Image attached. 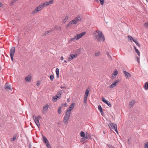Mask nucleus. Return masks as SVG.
Returning <instances> with one entry per match:
<instances>
[{
  "mask_svg": "<svg viewBox=\"0 0 148 148\" xmlns=\"http://www.w3.org/2000/svg\"><path fill=\"white\" fill-rule=\"evenodd\" d=\"M57 29V27L55 26V27L52 28L51 30L46 32L45 33H44L42 34V36H45L46 35L48 34L51 32L53 31L55 29Z\"/></svg>",
  "mask_w": 148,
  "mask_h": 148,
  "instance_id": "obj_15",
  "label": "nucleus"
},
{
  "mask_svg": "<svg viewBox=\"0 0 148 148\" xmlns=\"http://www.w3.org/2000/svg\"><path fill=\"white\" fill-rule=\"evenodd\" d=\"M82 18V16H80L78 15L76 17H75L73 20V21H75V24H76L77 23L80 21Z\"/></svg>",
  "mask_w": 148,
  "mask_h": 148,
  "instance_id": "obj_8",
  "label": "nucleus"
},
{
  "mask_svg": "<svg viewBox=\"0 0 148 148\" xmlns=\"http://www.w3.org/2000/svg\"><path fill=\"white\" fill-rule=\"evenodd\" d=\"M89 93V91L87 89L86 91L85 92V93L87 94L88 95Z\"/></svg>",
  "mask_w": 148,
  "mask_h": 148,
  "instance_id": "obj_45",
  "label": "nucleus"
},
{
  "mask_svg": "<svg viewBox=\"0 0 148 148\" xmlns=\"http://www.w3.org/2000/svg\"><path fill=\"white\" fill-rule=\"evenodd\" d=\"M106 53H107L108 56L109 57V58L110 59H111V58H112L111 57V56L109 55V53L108 52H107Z\"/></svg>",
  "mask_w": 148,
  "mask_h": 148,
  "instance_id": "obj_40",
  "label": "nucleus"
},
{
  "mask_svg": "<svg viewBox=\"0 0 148 148\" xmlns=\"http://www.w3.org/2000/svg\"><path fill=\"white\" fill-rule=\"evenodd\" d=\"M144 88L146 90H148V82H146L144 86Z\"/></svg>",
  "mask_w": 148,
  "mask_h": 148,
  "instance_id": "obj_21",
  "label": "nucleus"
},
{
  "mask_svg": "<svg viewBox=\"0 0 148 148\" xmlns=\"http://www.w3.org/2000/svg\"><path fill=\"white\" fill-rule=\"evenodd\" d=\"M64 62L65 63H66L67 62L66 61V60H64Z\"/></svg>",
  "mask_w": 148,
  "mask_h": 148,
  "instance_id": "obj_62",
  "label": "nucleus"
},
{
  "mask_svg": "<svg viewBox=\"0 0 148 148\" xmlns=\"http://www.w3.org/2000/svg\"><path fill=\"white\" fill-rule=\"evenodd\" d=\"M127 37L128 38H129L130 40H133V39H134L132 38V37L130 36H127Z\"/></svg>",
  "mask_w": 148,
  "mask_h": 148,
  "instance_id": "obj_39",
  "label": "nucleus"
},
{
  "mask_svg": "<svg viewBox=\"0 0 148 148\" xmlns=\"http://www.w3.org/2000/svg\"><path fill=\"white\" fill-rule=\"evenodd\" d=\"M88 94H86L85 93V95H84V98H87L88 96Z\"/></svg>",
  "mask_w": 148,
  "mask_h": 148,
  "instance_id": "obj_47",
  "label": "nucleus"
},
{
  "mask_svg": "<svg viewBox=\"0 0 148 148\" xmlns=\"http://www.w3.org/2000/svg\"><path fill=\"white\" fill-rule=\"evenodd\" d=\"M118 73V72L117 71H115L113 73V75L114 76L116 75Z\"/></svg>",
  "mask_w": 148,
  "mask_h": 148,
  "instance_id": "obj_36",
  "label": "nucleus"
},
{
  "mask_svg": "<svg viewBox=\"0 0 148 148\" xmlns=\"http://www.w3.org/2000/svg\"><path fill=\"white\" fill-rule=\"evenodd\" d=\"M75 21H73V20L70 21L68 24L66 25V28L68 29H70V27H72L73 24H75Z\"/></svg>",
  "mask_w": 148,
  "mask_h": 148,
  "instance_id": "obj_7",
  "label": "nucleus"
},
{
  "mask_svg": "<svg viewBox=\"0 0 148 148\" xmlns=\"http://www.w3.org/2000/svg\"><path fill=\"white\" fill-rule=\"evenodd\" d=\"M119 82V79L114 81L113 83L109 87L111 88H114L116 85V84Z\"/></svg>",
  "mask_w": 148,
  "mask_h": 148,
  "instance_id": "obj_11",
  "label": "nucleus"
},
{
  "mask_svg": "<svg viewBox=\"0 0 148 148\" xmlns=\"http://www.w3.org/2000/svg\"><path fill=\"white\" fill-rule=\"evenodd\" d=\"M63 106H64L65 107H66L67 106V103H62L61 106L60 107L61 108H62Z\"/></svg>",
  "mask_w": 148,
  "mask_h": 148,
  "instance_id": "obj_30",
  "label": "nucleus"
},
{
  "mask_svg": "<svg viewBox=\"0 0 148 148\" xmlns=\"http://www.w3.org/2000/svg\"><path fill=\"white\" fill-rule=\"evenodd\" d=\"M100 55V52H99L97 53H96L95 54V56H98Z\"/></svg>",
  "mask_w": 148,
  "mask_h": 148,
  "instance_id": "obj_38",
  "label": "nucleus"
},
{
  "mask_svg": "<svg viewBox=\"0 0 148 148\" xmlns=\"http://www.w3.org/2000/svg\"><path fill=\"white\" fill-rule=\"evenodd\" d=\"M109 128L111 129H114L116 131L117 134L118 133V131L117 130V126L116 124L114 123H111L108 125Z\"/></svg>",
  "mask_w": 148,
  "mask_h": 148,
  "instance_id": "obj_4",
  "label": "nucleus"
},
{
  "mask_svg": "<svg viewBox=\"0 0 148 148\" xmlns=\"http://www.w3.org/2000/svg\"><path fill=\"white\" fill-rule=\"evenodd\" d=\"M96 32L93 34L94 38L100 42L104 41L105 40V37L102 32L97 30Z\"/></svg>",
  "mask_w": 148,
  "mask_h": 148,
  "instance_id": "obj_1",
  "label": "nucleus"
},
{
  "mask_svg": "<svg viewBox=\"0 0 148 148\" xmlns=\"http://www.w3.org/2000/svg\"><path fill=\"white\" fill-rule=\"evenodd\" d=\"M17 135L16 134H14V135L13 138L11 139V140L12 141H14L16 139Z\"/></svg>",
  "mask_w": 148,
  "mask_h": 148,
  "instance_id": "obj_23",
  "label": "nucleus"
},
{
  "mask_svg": "<svg viewBox=\"0 0 148 148\" xmlns=\"http://www.w3.org/2000/svg\"><path fill=\"white\" fill-rule=\"evenodd\" d=\"M134 49L135 50V51H136L137 50H138V49L136 48V47L135 46H134Z\"/></svg>",
  "mask_w": 148,
  "mask_h": 148,
  "instance_id": "obj_54",
  "label": "nucleus"
},
{
  "mask_svg": "<svg viewBox=\"0 0 148 148\" xmlns=\"http://www.w3.org/2000/svg\"><path fill=\"white\" fill-rule=\"evenodd\" d=\"M58 29H59L60 30H61V27L60 26L59 27V28H58Z\"/></svg>",
  "mask_w": 148,
  "mask_h": 148,
  "instance_id": "obj_61",
  "label": "nucleus"
},
{
  "mask_svg": "<svg viewBox=\"0 0 148 148\" xmlns=\"http://www.w3.org/2000/svg\"><path fill=\"white\" fill-rule=\"evenodd\" d=\"M55 97H56L57 99H60V97H59V96H58L57 95L55 96Z\"/></svg>",
  "mask_w": 148,
  "mask_h": 148,
  "instance_id": "obj_50",
  "label": "nucleus"
},
{
  "mask_svg": "<svg viewBox=\"0 0 148 148\" xmlns=\"http://www.w3.org/2000/svg\"><path fill=\"white\" fill-rule=\"evenodd\" d=\"M145 26H147L148 27V21L145 23Z\"/></svg>",
  "mask_w": 148,
  "mask_h": 148,
  "instance_id": "obj_51",
  "label": "nucleus"
},
{
  "mask_svg": "<svg viewBox=\"0 0 148 148\" xmlns=\"http://www.w3.org/2000/svg\"><path fill=\"white\" fill-rule=\"evenodd\" d=\"M18 0H12L11 1V3L12 4H13V3H14V2H16V1H17Z\"/></svg>",
  "mask_w": 148,
  "mask_h": 148,
  "instance_id": "obj_46",
  "label": "nucleus"
},
{
  "mask_svg": "<svg viewBox=\"0 0 148 148\" xmlns=\"http://www.w3.org/2000/svg\"><path fill=\"white\" fill-rule=\"evenodd\" d=\"M36 118H37L38 119H40L41 118V117L40 116H36Z\"/></svg>",
  "mask_w": 148,
  "mask_h": 148,
  "instance_id": "obj_49",
  "label": "nucleus"
},
{
  "mask_svg": "<svg viewBox=\"0 0 148 148\" xmlns=\"http://www.w3.org/2000/svg\"><path fill=\"white\" fill-rule=\"evenodd\" d=\"M146 1L148 2V0H146Z\"/></svg>",
  "mask_w": 148,
  "mask_h": 148,
  "instance_id": "obj_63",
  "label": "nucleus"
},
{
  "mask_svg": "<svg viewBox=\"0 0 148 148\" xmlns=\"http://www.w3.org/2000/svg\"><path fill=\"white\" fill-rule=\"evenodd\" d=\"M133 41L139 47H140V44L139 43H138V41H137V40H134V39H133Z\"/></svg>",
  "mask_w": 148,
  "mask_h": 148,
  "instance_id": "obj_22",
  "label": "nucleus"
},
{
  "mask_svg": "<svg viewBox=\"0 0 148 148\" xmlns=\"http://www.w3.org/2000/svg\"><path fill=\"white\" fill-rule=\"evenodd\" d=\"M98 109L100 111L102 112V111H103V110L102 107L100 105L98 106Z\"/></svg>",
  "mask_w": 148,
  "mask_h": 148,
  "instance_id": "obj_31",
  "label": "nucleus"
},
{
  "mask_svg": "<svg viewBox=\"0 0 148 148\" xmlns=\"http://www.w3.org/2000/svg\"><path fill=\"white\" fill-rule=\"evenodd\" d=\"M87 98H84V103H87Z\"/></svg>",
  "mask_w": 148,
  "mask_h": 148,
  "instance_id": "obj_37",
  "label": "nucleus"
},
{
  "mask_svg": "<svg viewBox=\"0 0 148 148\" xmlns=\"http://www.w3.org/2000/svg\"><path fill=\"white\" fill-rule=\"evenodd\" d=\"M43 141L46 145L47 147L48 148H51V146L47 138L43 136Z\"/></svg>",
  "mask_w": 148,
  "mask_h": 148,
  "instance_id": "obj_6",
  "label": "nucleus"
},
{
  "mask_svg": "<svg viewBox=\"0 0 148 148\" xmlns=\"http://www.w3.org/2000/svg\"><path fill=\"white\" fill-rule=\"evenodd\" d=\"M10 55V56L12 60V61H13V56L14 55H12V54L11 55Z\"/></svg>",
  "mask_w": 148,
  "mask_h": 148,
  "instance_id": "obj_43",
  "label": "nucleus"
},
{
  "mask_svg": "<svg viewBox=\"0 0 148 148\" xmlns=\"http://www.w3.org/2000/svg\"><path fill=\"white\" fill-rule=\"evenodd\" d=\"M145 148H148V142L145 143Z\"/></svg>",
  "mask_w": 148,
  "mask_h": 148,
  "instance_id": "obj_35",
  "label": "nucleus"
},
{
  "mask_svg": "<svg viewBox=\"0 0 148 148\" xmlns=\"http://www.w3.org/2000/svg\"><path fill=\"white\" fill-rule=\"evenodd\" d=\"M68 18H69L68 16H65V17L64 18V19L66 20H67L68 19Z\"/></svg>",
  "mask_w": 148,
  "mask_h": 148,
  "instance_id": "obj_52",
  "label": "nucleus"
},
{
  "mask_svg": "<svg viewBox=\"0 0 148 148\" xmlns=\"http://www.w3.org/2000/svg\"><path fill=\"white\" fill-rule=\"evenodd\" d=\"M75 105L74 103H72L68 109L66 110V112L71 114V111L74 108Z\"/></svg>",
  "mask_w": 148,
  "mask_h": 148,
  "instance_id": "obj_5",
  "label": "nucleus"
},
{
  "mask_svg": "<svg viewBox=\"0 0 148 148\" xmlns=\"http://www.w3.org/2000/svg\"><path fill=\"white\" fill-rule=\"evenodd\" d=\"M77 56V54L70 55L69 57L68 61H71L72 59H73L74 58H76Z\"/></svg>",
  "mask_w": 148,
  "mask_h": 148,
  "instance_id": "obj_16",
  "label": "nucleus"
},
{
  "mask_svg": "<svg viewBox=\"0 0 148 148\" xmlns=\"http://www.w3.org/2000/svg\"><path fill=\"white\" fill-rule=\"evenodd\" d=\"M53 101L54 102H56L58 99L56 97H55V96L53 97Z\"/></svg>",
  "mask_w": 148,
  "mask_h": 148,
  "instance_id": "obj_34",
  "label": "nucleus"
},
{
  "mask_svg": "<svg viewBox=\"0 0 148 148\" xmlns=\"http://www.w3.org/2000/svg\"><path fill=\"white\" fill-rule=\"evenodd\" d=\"M33 119L36 125L38 127H39L40 126V124L38 119L37 118H36V116L35 115L33 116Z\"/></svg>",
  "mask_w": 148,
  "mask_h": 148,
  "instance_id": "obj_9",
  "label": "nucleus"
},
{
  "mask_svg": "<svg viewBox=\"0 0 148 148\" xmlns=\"http://www.w3.org/2000/svg\"><path fill=\"white\" fill-rule=\"evenodd\" d=\"M49 106L48 104H46L43 107V112L45 111H47L48 109Z\"/></svg>",
  "mask_w": 148,
  "mask_h": 148,
  "instance_id": "obj_19",
  "label": "nucleus"
},
{
  "mask_svg": "<svg viewBox=\"0 0 148 148\" xmlns=\"http://www.w3.org/2000/svg\"><path fill=\"white\" fill-rule=\"evenodd\" d=\"M4 88L6 90L9 89L12 90L11 85L8 83H5L4 86Z\"/></svg>",
  "mask_w": 148,
  "mask_h": 148,
  "instance_id": "obj_17",
  "label": "nucleus"
},
{
  "mask_svg": "<svg viewBox=\"0 0 148 148\" xmlns=\"http://www.w3.org/2000/svg\"><path fill=\"white\" fill-rule=\"evenodd\" d=\"M135 52H136V53H137V55L138 56H140V53L138 50H137Z\"/></svg>",
  "mask_w": 148,
  "mask_h": 148,
  "instance_id": "obj_41",
  "label": "nucleus"
},
{
  "mask_svg": "<svg viewBox=\"0 0 148 148\" xmlns=\"http://www.w3.org/2000/svg\"><path fill=\"white\" fill-rule=\"evenodd\" d=\"M70 99H69V98H68V99H67V102H70Z\"/></svg>",
  "mask_w": 148,
  "mask_h": 148,
  "instance_id": "obj_57",
  "label": "nucleus"
},
{
  "mask_svg": "<svg viewBox=\"0 0 148 148\" xmlns=\"http://www.w3.org/2000/svg\"><path fill=\"white\" fill-rule=\"evenodd\" d=\"M136 58L137 60V61L138 63H140V60H139V58L137 57V56H136Z\"/></svg>",
  "mask_w": 148,
  "mask_h": 148,
  "instance_id": "obj_42",
  "label": "nucleus"
},
{
  "mask_svg": "<svg viewBox=\"0 0 148 148\" xmlns=\"http://www.w3.org/2000/svg\"><path fill=\"white\" fill-rule=\"evenodd\" d=\"M102 101L105 103L107 104L109 107H111L112 106L111 103L107 101L105 99L104 97H102Z\"/></svg>",
  "mask_w": 148,
  "mask_h": 148,
  "instance_id": "obj_10",
  "label": "nucleus"
},
{
  "mask_svg": "<svg viewBox=\"0 0 148 148\" xmlns=\"http://www.w3.org/2000/svg\"><path fill=\"white\" fill-rule=\"evenodd\" d=\"M66 21V20L64 19L63 20V22L64 23H65Z\"/></svg>",
  "mask_w": 148,
  "mask_h": 148,
  "instance_id": "obj_59",
  "label": "nucleus"
},
{
  "mask_svg": "<svg viewBox=\"0 0 148 148\" xmlns=\"http://www.w3.org/2000/svg\"><path fill=\"white\" fill-rule=\"evenodd\" d=\"M61 108L60 106L58 108V112L59 114H60L62 112Z\"/></svg>",
  "mask_w": 148,
  "mask_h": 148,
  "instance_id": "obj_27",
  "label": "nucleus"
},
{
  "mask_svg": "<svg viewBox=\"0 0 148 148\" xmlns=\"http://www.w3.org/2000/svg\"><path fill=\"white\" fill-rule=\"evenodd\" d=\"M135 103V101L134 100H132L131 102L130 103V106H133Z\"/></svg>",
  "mask_w": 148,
  "mask_h": 148,
  "instance_id": "obj_28",
  "label": "nucleus"
},
{
  "mask_svg": "<svg viewBox=\"0 0 148 148\" xmlns=\"http://www.w3.org/2000/svg\"><path fill=\"white\" fill-rule=\"evenodd\" d=\"M25 80H26V81H27L28 82H30V77L29 76H27L25 77Z\"/></svg>",
  "mask_w": 148,
  "mask_h": 148,
  "instance_id": "obj_24",
  "label": "nucleus"
},
{
  "mask_svg": "<svg viewBox=\"0 0 148 148\" xmlns=\"http://www.w3.org/2000/svg\"><path fill=\"white\" fill-rule=\"evenodd\" d=\"M56 74L57 77L58 78L59 76V71L58 68H56Z\"/></svg>",
  "mask_w": 148,
  "mask_h": 148,
  "instance_id": "obj_20",
  "label": "nucleus"
},
{
  "mask_svg": "<svg viewBox=\"0 0 148 148\" xmlns=\"http://www.w3.org/2000/svg\"><path fill=\"white\" fill-rule=\"evenodd\" d=\"M134 49L135 50V51H136L137 50H138V49L136 48V47L135 46H134Z\"/></svg>",
  "mask_w": 148,
  "mask_h": 148,
  "instance_id": "obj_55",
  "label": "nucleus"
},
{
  "mask_svg": "<svg viewBox=\"0 0 148 148\" xmlns=\"http://www.w3.org/2000/svg\"><path fill=\"white\" fill-rule=\"evenodd\" d=\"M40 10H34L32 12V14H34L37 13Z\"/></svg>",
  "mask_w": 148,
  "mask_h": 148,
  "instance_id": "obj_32",
  "label": "nucleus"
},
{
  "mask_svg": "<svg viewBox=\"0 0 148 148\" xmlns=\"http://www.w3.org/2000/svg\"><path fill=\"white\" fill-rule=\"evenodd\" d=\"M75 40H77V39L76 36H75L73 38H71L70 39V40L72 41H74Z\"/></svg>",
  "mask_w": 148,
  "mask_h": 148,
  "instance_id": "obj_33",
  "label": "nucleus"
},
{
  "mask_svg": "<svg viewBox=\"0 0 148 148\" xmlns=\"http://www.w3.org/2000/svg\"><path fill=\"white\" fill-rule=\"evenodd\" d=\"M123 72L125 75L127 79H128L129 78L131 77V75L130 73L127 72L125 71H123Z\"/></svg>",
  "mask_w": 148,
  "mask_h": 148,
  "instance_id": "obj_14",
  "label": "nucleus"
},
{
  "mask_svg": "<svg viewBox=\"0 0 148 148\" xmlns=\"http://www.w3.org/2000/svg\"><path fill=\"white\" fill-rule=\"evenodd\" d=\"M108 147H109V148H115L113 146H112L111 145H110L108 146Z\"/></svg>",
  "mask_w": 148,
  "mask_h": 148,
  "instance_id": "obj_48",
  "label": "nucleus"
},
{
  "mask_svg": "<svg viewBox=\"0 0 148 148\" xmlns=\"http://www.w3.org/2000/svg\"><path fill=\"white\" fill-rule=\"evenodd\" d=\"M60 59L61 60H63V58L62 56H61L60 58Z\"/></svg>",
  "mask_w": 148,
  "mask_h": 148,
  "instance_id": "obj_58",
  "label": "nucleus"
},
{
  "mask_svg": "<svg viewBox=\"0 0 148 148\" xmlns=\"http://www.w3.org/2000/svg\"><path fill=\"white\" fill-rule=\"evenodd\" d=\"M3 6V4L0 2V7H2Z\"/></svg>",
  "mask_w": 148,
  "mask_h": 148,
  "instance_id": "obj_56",
  "label": "nucleus"
},
{
  "mask_svg": "<svg viewBox=\"0 0 148 148\" xmlns=\"http://www.w3.org/2000/svg\"><path fill=\"white\" fill-rule=\"evenodd\" d=\"M86 34V33L85 32H82L80 34H77V35L76 36L77 37V40L79 39Z\"/></svg>",
  "mask_w": 148,
  "mask_h": 148,
  "instance_id": "obj_13",
  "label": "nucleus"
},
{
  "mask_svg": "<svg viewBox=\"0 0 148 148\" xmlns=\"http://www.w3.org/2000/svg\"><path fill=\"white\" fill-rule=\"evenodd\" d=\"M62 92V90H61L60 91H59L57 93L56 95L59 96L60 97H61Z\"/></svg>",
  "mask_w": 148,
  "mask_h": 148,
  "instance_id": "obj_25",
  "label": "nucleus"
},
{
  "mask_svg": "<svg viewBox=\"0 0 148 148\" xmlns=\"http://www.w3.org/2000/svg\"><path fill=\"white\" fill-rule=\"evenodd\" d=\"M100 112L101 113V115H102V116H103L104 113L103 112V111H102V112Z\"/></svg>",
  "mask_w": 148,
  "mask_h": 148,
  "instance_id": "obj_53",
  "label": "nucleus"
},
{
  "mask_svg": "<svg viewBox=\"0 0 148 148\" xmlns=\"http://www.w3.org/2000/svg\"><path fill=\"white\" fill-rule=\"evenodd\" d=\"M40 84L38 83H37V84H36V85L37 86H38V85H39Z\"/></svg>",
  "mask_w": 148,
  "mask_h": 148,
  "instance_id": "obj_60",
  "label": "nucleus"
},
{
  "mask_svg": "<svg viewBox=\"0 0 148 148\" xmlns=\"http://www.w3.org/2000/svg\"><path fill=\"white\" fill-rule=\"evenodd\" d=\"M80 136L81 137L83 138L85 136V134L84 132L82 131L80 133Z\"/></svg>",
  "mask_w": 148,
  "mask_h": 148,
  "instance_id": "obj_26",
  "label": "nucleus"
},
{
  "mask_svg": "<svg viewBox=\"0 0 148 148\" xmlns=\"http://www.w3.org/2000/svg\"><path fill=\"white\" fill-rule=\"evenodd\" d=\"M53 2V0H51L50 1L45 2L40 4L38 7L36 8L35 9H42L44 7H46L50 4H52Z\"/></svg>",
  "mask_w": 148,
  "mask_h": 148,
  "instance_id": "obj_2",
  "label": "nucleus"
},
{
  "mask_svg": "<svg viewBox=\"0 0 148 148\" xmlns=\"http://www.w3.org/2000/svg\"><path fill=\"white\" fill-rule=\"evenodd\" d=\"M90 135L88 134L87 133H86V134H85V136L83 138H82L81 139V141H82L83 140H84L87 139H89L90 138Z\"/></svg>",
  "mask_w": 148,
  "mask_h": 148,
  "instance_id": "obj_12",
  "label": "nucleus"
},
{
  "mask_svg": "<svg viewBox=\"0 0 148 148\" xmlns=\"http://www.w3.org/2000/svg\"><path fill=\"white\" fill-rule=\"evenodd\" d=\"M15 47H12L10 51V55H11L12 54V55H14L15 53Z\"/></svg>",
  "mask_w": 148,
  "mask_h": 148,
  "instance_id": "obj_18",
  "label": "nucleus"
},
{
  "mask_svg": "<svg viewBox=\"0 0 148 148\" xmlns=\"http://www.w3.org/2000/svg\"><path fill=\"white\" fill-rule=\"evenodd\" d=\"M64 86H61L60 87V88H61V89H64V88H66V86H65V85L64 84Z\"/></svg>",
  "mask_w": 148,
  "mask_h": 148,
  "instance_id": "obj_44",
  "label": "nucleus"
},
{
  "mask_svg": "<svg viewBox=\"0 0 148 148\" xmlns=\"http://www.w3.org/2000/svg\"><path fill=\"white\" fill-rule=\"evenodd\" d=\"M54 78V76L52 75H51L50 76V79L51 81H53Z\"/></svg>",
  "mask_w": 148,
  "mask_h": 148,
  "instance_id": "obj_29",
  "label": "nucleus"
},
{
  "mask_svg": "<svg viewBox=\"0 0 148 148\" xmlns=\"http://www.w3.org/2000/svg\"><path fill=\"white\" fill-rule=\"evenodd\" d=\"M70 114H71L65 112L63 119V122L65 124L68 123V121L69 119Z\"/></svg>",
  "mask_w": 148,
  "mask_h": 148,
  "instance_id": "obj_3",
  "label": "nucleus"
}]
</instances>
